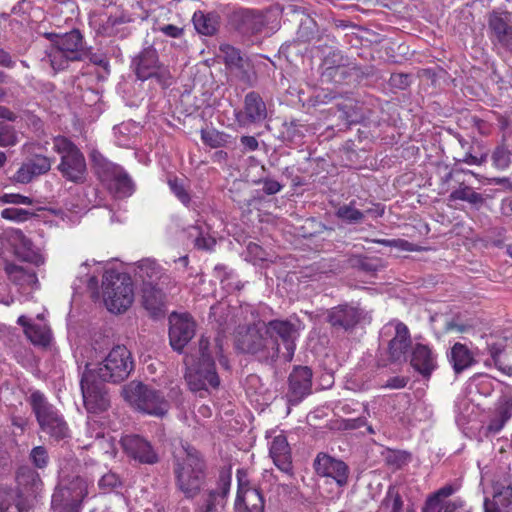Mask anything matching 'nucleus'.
Instances as JSON below:
<instances>
[{"instance_id": "ddd939ff", "label": "nucleus", "mask_w": 512, "mask_h": 512, "mask_svg": "<svg viewBox=\"0 0 512 512\" xmlns=\"http://www.w3.org/2000/svg\"><path fill=\"white\" fill-rule=\"evenodd\" d=\"M313 468L318 476L333 479L340 488L348 485L350 468L341 459L319 452L314 459Z\"/></svg>"}, {"instance_id": "e2e57ef3", "label": "nucleus", "mask_w": 512, "mask_h": 512, "mask_svg": "<svg viewBox=\"0 0 512 512\" xmlns=\"http://www.w3.org/2000/svg\"><path fill=\"white\" fill-rule=\"evenodd\" d=\"M34 215V212L22 208H6L1 212L2 218L15 222H24Z\"/></svg>"}, {"instance_id": "09e8293b", "label": "nucleus", "mask_w": 512, "mask_h": 512, "mask_svg": "<svg viewBox=\"0 0 512 512\" xmlns=\"http://www.w3.org/2000/svg\"><path fill=\"white\" fill-rule=\"evenodd\" d=\"M74 497L69 490L60 483L52 495V505L62 507L66 512H73Z\"/></svg>"}, {"instance_id": "603ef678", "label": "nucleus", "mask_w": 512, "mask_h": 512, "mask_svg": "<svg viewBox=\"0 0 512 512\" xmlns=\"http://www.w3.org/2000/svg\"><path fill=\"white\" fill-rule=\"evenodd\" d=\"M339 97H342V95L335 90L318 88L314 89L313 94L308 99V104L316 107L321 104H328Z\"/></svg>"}, {"instance_id": "a19ab883", "label": "nucleus", "mask_w": 512, "mask_h": 512, "mask_svg": "<svg viewBox=\"0 0 512 512\" xmlns=\"http://www.w3.org/2000/svg\"><path fill=\"white\" fill-rule=\"evenodd\" d=\"M64 486L74 497L73 512H80L82 508V502L88 495V487L85 479L76 476L69 482L65 483Z\"/></svg>"}, {"instance_id": "9b49d317", "label": "nucleus", "mask_w": 512, "mask_h": 512, "mask_svg": "<svg viewBox=\"0 0 512 512\" xmlns=\"http://www.w3.org/2000/svg\"><path fill=\"white\" fill-rule=\"evenodd\" d=\"M264 328H266V334L276 339L277 343L281 340L285 348L282 356L285 361L290 362L296 349V340L303 328L302 322L298 318L274 319L264 322Z\"/></svg>"}, {"instance_id": "6e6552de", "label": "nucleus", "mask_w": 512, "mask_h": 512, "mask_svg": "<svg viewBox=\"0 0 512 512\" xmlns=\"http://www.w3.org/2000/svg\"><path fill=\"white\" fill-rule=\"evenodd\" d=\"M131 69L138 80L155 79L163 89L170 87L173 83L169 68L160 61L158 52L153 46L143 48L132 58Z\"/></svg>"}, {"instance_id": "e433bc0d", "label": "nucleus", "mask_w": 512, "mask_h": 512, "mask_svg": "<svg viewBox=\"0 0 512 512\" xmlns=\"http://www.w3.org/2000/svg\"><path fill=\"white\" fill-rule=\"evenodd\" d=\"M454 372L460 374L475 363L473 355L468 347L461 343H455L449 356Z\"/></svg>"}, {"instance_id": "37998d69", "label": "nucleus", "mask_w": 512, "mask_h": 512, "mask_svg": "<svg viewBox=\"0 0 512 512\" xmlns=\"http://www.w3.org/2000/svg\"><path fill=\"white\" fill-rule=\"evenodd\" d=\"M107 182L110 183V188L114 189L115 193L120 197L129 196L133 191V182L122 167Z\"/></svg>"}, {"instance_id": "c03bdc74", "label": "nucleus", "mask_w": 512, "mask_h": 512, "mask_svg": "<svg viewBox=\"0 0 512 512\" xmlns=\"http://www.w3.org/2000/svg\"><path fill=\"white\" fill-rule=\"evenodd\" d=\"M101 438H105V428L98 420L89 418L86 422L85 431L79 440L85 448H88L92 447L96 440H101Z\"/></svg>"}, {"instance_id": "f704fd0d", "label": "nucleus", "mask_w": 512, "mask_h": 512, "mask_svg": "<svg viewBox=\"0 0 512 512\" xmlns=\"http://www.w3.org/2000/svg\"><path fill=\"white\" fill-rule=\"evenodd\" d=\"M9 280L20 287H36L38 278L33 269H28L14 263H7L4 268Z\"/></svg>"}, {"instance_id": "c756f323", "label": "nucleus", "mask_w": 512, "mask_h": 512, "mask_svg": "<svg viewBox=\"0 0 512 512\" xmlns=\"http://www.w3.org/2000/svg\"><path fill=\"white\" fill-rule=\"evenodd\" d=\"M189 388L194 392L207 391L208 387L218 388L220 378L216 369H207L197 365L195 371L185 375Z\"/></svg>"}, {"instance_id": "69168bd1", "label": "nucleus", "mask_w": 512, "mask_h": 512, "mask_svg": "<svg viewBox=\"0 0 512 512\" xmlns=\"http://www.w3.org/2000/svg\"><path fill=\"white\" fill-rule=\"evenodd\" d=\"M168 185L175 196L185 205L188 206L191 198L184 184L176 177L168 180Z\"/></svg>"}, {"instance_id": "49530a36", "label": "nucleus", "mask_w": 512, "mask_h": 512, "mask_svg": "<svg viewBox=\"0 0 512 512\" xmlns=\"http://www.w3.org/2000/svg\"><path fill=\"white\" fill-rule=\"evenodd\" d=\"M512 136V130H509L508 134L503 135V143L502 145L496 147L492 154V161L496 168L498 169H506L509 167L511 163L510 159V151L508 150V145L505 142Z\"/></svg>"}, {"instance_id": "3c124183", "label": "nucleus", "mask_w": 512, "mask_h": 512, "mask_svg": "<svg viewBox=\"0 0 512 512\" xmlns=\"http://www.w3.org/2000/svg\"><path fill=\"white\" fill-rule=\"evenodd\" d=\"M220 52L223 54V60L227 68L230 70L234 67H240V64L245 61L241 51L229 44H222L219 47Z\"/></svg>"}, {"instance_id": "cd10ccee", "label": "nucleus", "mask_w": 512, "mask_h": 512, "mask_svg": "<svg viewBox=\"0 0 512 512\" xmlns=\"http://www.w3.org/2000/svg\"><path fill=\"white\" fill-rule=\"evenodd\" d=\"M168 286L156 285L142 288V304L152 317L165 315L166 295L163 292Z\"/></svg>"}, {"instance_id": "aec40b11", "label": "nucleus", "mask_w": 512, "mask_h": 512, "mask_svg": "<svg viewBox=\"0 0 512 512\" xmlns=\"http://www.w3.org/2000/svg\"><path fill=\"white\" fill-rule=\"evenodd\" d=\"M120 444L125 453L143 464H155L159 461L157 453L150 442L139 435H125Z\"/></svg>"}, {"instance_id": "338daca9", "label": "nucleus", "mask_w": 512, "mask_h": 512, "mask_svg": "<svg viewBox=\"0 0 512 512\" xmlns=\"http://www.w3.org/2000/svg\"><path fill=\"white\" fill-rule=\"evenodd\" d=\"M392 88L405 90L410 86V75L405 73H393L389 79Z\"/></svg>"}, {"instance_id": "f03ea898", "label": "nucleus", "mask_w": 512, "mask_h": 512, "mask_svg": "<svg viewBox=\"0 0 512 512\" xmlns=\"http://www.w3.org/2000/svg\"><path fill=\"white\" fill-rule=\"evenodd\" d=\"M234 346L239 353L253 356L257 361L267 365H273L280 354L279 343L266 334L264 322L239 326Z\"/></svg>"}, {"instance_id": "052dcab7", "label": "nucleus", "mask_w": 512, "mask_h": 512, "mask_svg": "<svg viewBox=\"0 0 512 512\" xmlns=\"http://www.w3.org/2000/svg\"><path fill=\"white\" fill-rule=\"evenodd\" d=\"M32 173L39 176L47 173L51 168V160L43 155H35L27 161Z\"/></svg>"}, {"instance_id": "bb28decb", "label": "nucleus", "mask_w": 512, "mask_h": 512, "mask_svg": "<svg viewBox=\"0 0 512 512\" xmlns=\"http://www.w3.org/2000/svg\"><path fill=\"white\" fill-rule=\"evenodd\" d=\"M269 453L279 470L288 475L293 474L291 449L286 436L282 434L275 436L271 442Z\"/></svg>"}, {"instance_id": "4be33fe9", "label": "nucleus", "mask_w": 512, "mask_h": 512, "mask_svg": "<svg viewBox=\"0 0 512 512\" xmlns=\"http://www.w3.org/2000/svg\"><path fill=\"white\" fill-rule=\"evenodd\" d=\"M135 276L141 279L143 287L169 286L171 278L163 268L153 259H142L137 263Z\"/></svg>"}, {"instance_id": "f257e3e1", "label": "nucleus", "mask_w": 512, "mask_h": 512, "mask_svg": "<svg viewBox=\"0 0 512 512\" xmlns=\"http://www.w3.org/2000/svg\"><path fill=\"white\" fill-rule=\"evenodd\" d=\"M184 456L174 459L175 484L187 499L197 497L205 484L207 465L203 455L193 446L183 445Z\"/></svg>"}, {"instance_id": "6e6d98bb", "label": "nucleus", "mask_w": 512, "mask_h": 512, "mask_svg": "<svg viewBox=\"0 0 512 512\" xmlns=\"http://www.w3.org/2000/svg\"><path fill=\"white\" fill-rule=\"evenodd\" d=\"M350 59L345 56L340 50H333L329 52L323 59V72H329L345 64H348Z\"/></svg>"}, {"instance_id": "9d476101", "label": "nucleus", "mask_w": 512, "mask_h": 512, "mask_svg": "<svg viewBox=\"0 0 512 512\" xmlns=\"http://www.w3.org/2000/svg\"><path fill=\"white\" fill-rule=\"evenodd\" d=\"M104 382L91 370H85L82 374L80 387L84 406L89 413L99 414L110 407V396Z\"/></svg>"}, {"instance_id": "4468645a", "label": "nucleus", "mask_w": 512, "mask_h": 512, "mask_svg": "<svg viewBox=\"0 0 512 512\" xmlns=\"http://www.w3.org/2000/svg\"><path fill=\"white\" fill-rule=\"evenodd\" d=\"M244 473L238 470V489L235 509L238 512H265V499L261 490L248 480L243 479Z\"/></svg>"}, {"instance_id": "dca6fc26", "label": "nucleus", "mask_w": 512, "mask_h": 512, "mask_svg": "<svg viewBox=\"0 0 512 512\" xmlns=\"http://www.w3.org/2000/svg\"><path fill=\"white\" fill-rule=\"evenodd\" d=\"M225 335L218 333L213 342L205 336H201L199 340V358L197 365L207 369H215V359H218L219 365L230 370L228 358L224 355Z\"/></svg>"}, {"instance_id": "4c0bfd02", "label": "nucleus", "mask_w": 512, "mask_h": 512, "mask_svg": "<svg viewBox=\"0 0 512 512\" xmlns=\"http://www.w3.org/2000/svg\"><path fill=\"white\" fill-rule=\"evenodd\" d=\"M449 200L468 202L476 210H480L486 204V198L481 193L464 184L450 193Z\"/></svg>"}, {"instance_id": "72a5a7b5", "label": "nucleus", "mask_w": 512, "mask_h": 512, "mask_svg": "<svg viewBox=\"0 0 512 512\" xmlns=\"http://www.w3.org/2000/svg\"><path fill=\"white\" fill-rule=\"evenodd\" d=\"M512 417V396H502L491 417L487 430L491 433H498L502 430L506 422Z\"/></svg>"}, {"instance_id": "39448f33", "label": "nucleus", "mask_w": 512, "mask_h": 512, "mask_svg": "<svg viewBox=\"0 0 512 512\" xmlns=\"http://www.w3.org/2000/svg\"><path fill=\"white\" fill-rule=\"evenodd\" d=\"M122 395L137 410L155 417H164L170 408L163 392L142 382L126 384L122 388Z\"/></svg>"}, {"instance_id": "20e7f679", "label": "nucleus", "mask_w": 512, "mask_h": 512, "mask_svg": "<svg viewBox=\"0 0 512 512\" xmlns=\"http://www.w3.org/2000/svg\"><path fill=\"white\" fill-rule=\"evenodd\" d=\"M27 402L42 432L56 442L70 437V430L64 417L41 391H33Z\"/></svg>"}, {"instance_id": "a211bd4d", "label": "nucleus", "mask_w": 512, "mask_h": 512, "mask_svg": "<svg viewBox=\"0 0 512 512\" xmlns=\"http://www.w3.org/2000/svg\"><path fill=\"white\" fill-rule=\"evenodd\" d=\"M488 29L494 44L512 52V24L509 12L491 11L488 15Z\"/></svg>"}, {"instance_id": "58836bf2", "label": "nucleus", "mask_w": 512, "mask_h": 512, "mask_svg": "<svg viewBox=\"0 0 512 512\" xmlns=\"http://www.w3.org/2000/svg\"><path fill=\"white\" fill-rule=\"evenodd\" d=\"M195 29L198 33L212 36L218 30V17L215 14L196 11L192 18Z\"/></svg>"}, {"instance_id": "7ed1b4c3", "label": "nucleus", "mask_w": 512, "mask_h": 512, "mask_svg": "<svg viewBox=\"0 0 512 512\" xmlns=\"http://www.w3.org/2000/svg\"><path fill=\"white\" fill-rule=\"evenodd\" d=\"M44 37L51 42L46 55L55 71L67 69L70 62L85 60V54L90 52V46H87L83 34L77 28L62 34L47 32Z\"/></svg>"}, {"instance_id": "5701e85b", "label": "nucleus", "mask_w": 512, "mask_h": 512, "mask_svg": "<svg viewBox=\"0 0 512 512\" xmlns=\"http://www.w3.org/2000/svg\"><path fill=\"white\" fill-rule=\"evenodd\" d=\"M410 364L425 379H429L437 368V358L432 349L422 343L412 346Z\"/></svg>"}, {"instance_id": "13d9d810", "label": "nucleus", "mask_w": 512, "mask_h": 512, "mask_svg": "<svg viewBox=\"0 0 512 512\" xmlns=\"http://www.w3.org/2000/svg\"><path fill=\"white\" fill-rule=\"evenodd\" d=\"M322 75L334 83L347 82L348 78L353 75L352 62L349 61L348 64L329 72H323Z\"/></svg>"}, {"instance_id": "79ce46f5", "label": "nucleus", "mask_w": 512, "mask_h": 512, "mask_svg": "<svg viewBox=\"0 0 512 512\" xmlns=\"http://www.w3.org/2000/svg\"><path fill=\"white\" fill-rule=\"evenodd\" d=\"M27 338L36 346L47 347L51 342V330L43 323H35L26 327Z\"/></svg>"}, {"instance_id": "0e129e2a", "label": "nucleus", "mask_w": 512, "mask_h": 512, "mask_svg": "<svg viewBox=\"0 0 512 512\" xmlns=\"http://www.w3.org/2000/svg\"><path fill=\"white\" fill-rule=\"evenodd\" d=\"M29 458L38 469L46 468L49 463L48 452L44 446L34 447L30 452Z\"/></svg>"}, {"instance_id": "6ab92c4d", "label": "nucleus", "mask_w": 512, "mask_h": 512, "mask_svg": "<svg viewBox=\"0 0 512 512\" xmlns=\"http://www.w3.org/2000/svg\"><path fill=\"white\" fill-rule=\"evenodd\" d=\"M267 117L266 104L260 94L255 91L245 95L243 109L236 113V119L242 126H260Z\"/></svg>"}, {"instance_id": "423d86ee", "label": "nucleus", "mask_w": 512, "mask_h": 512, "mask_svg": "<svg viewBox=\"0 0 512 512\" xmlns=\"http://www.w3.org/2000/svg\"><path fill=\"white\" fill-rule=\"evenodd\" d=\"M103 299L113 313L125 312L134 301V285L126 273L106 271L103 275Z\"/></svg>"}, {"instance_id": "4d7b16f0", "label": "nucleus", "mask_w": 512, "mask_h": 512, "mask_svg": "<svg viewBox=\"0 0 512 512\" xmlns=\"http://www.w3.org/2000/svg\"><path fill=\"white\" fill-rule=\"evenodd\" d=\"M409 460L410 454L405 451L388 449L384 454L385 463L394 469H400L406 465Z\"/></svg>"}, {"instance_id": "de8ad7c7", "label": "nucleus", "mask_w": 512, "mask_h": 512, "mask_svg": "<svg viewBox=\"0 0 512 512\" xmlns=\"http://www.w3.org/2000/svg\"><path fill=\"white\" fill-rule=\"evenodd\" d=\"M201 139L211 148H219L227 145L233 139L229 134L219 130H200Z\"/></svg>"}, {"instance_id": "393cba45", "label": "nucleus", "mask_w": 512, "mask_h": 512, "mask_svg": "<svg viewBox=\"0 0 512 512\" xmlns=\"http://www.w3.org/2000/svg\"><path fill=\"white\" fill-rule=\"evenodd\" d=\"M361 319V311L354 306L343 304L331 308L327 314V322L335 329L348 331L354 328Z\"/></svg>"}, {"instance_id": "2f4dec72", "label": "nucleus", "mask_w": 512, "mask_h": 512, "mask_svg": "<svg viewBox=\"0 0 512 512\" xmlns=\"http://www.w3.org/2000/svg\"><path fill=\"white\" fill-rule=\"evenodd\" d=\"M29 500L16 489L0 486V512H28Z\"/></svg>"}, {"instance_id": "0eeeda50", "label": "nucleus", "mask_w": 512, "mask_h": 512, "mask_svg": "<svg viewBox=\"0 0 512 512\" xmlns=\"http://www.w3.org/2000/svg\"><path fill=\"white\" fill-rule=\"evenodd\" d=\"M53 149L61 155L58 171L67 181L82 184L86 181L87 166L83 153L69 139L53 138Z\"/></svg>"}, {"instance_id": "1a4fd4ad", "label": "nucleus", "mask_w": 512, "mask_h": 512, "mask_svg": "<svg viewBox=\"0 0 512 512\" xmlns=\"http://www.w3.org/2000/svg\"><path fill=\"white\" fill-rule=\"evenodd\" d=\"M134 368L131 352L123 345L115 346L107 357L92 370L106 382L120 383L128 378Z\"/></svg>"}, {"instance_id": "f8f14e48", "label": "nucleus", "mask_w": 512, "mask_h": 512, "mask_svg": "<svg viewBox=\"0 0 512 512\" xmlns=\"http://www.w3.org/2000/svg\"><path fill=\"white\" fill-rule=\"evenodd\" d=\"M231 479L232 475L230 469L220 470L216 487L203 492L198 512H220L226 505L230 492Z\"/></svg>"}, {"instance_id": "8fccbe9b", "label": "nucleus", "mask_w": 512, "mask_h": 512, "mask_svg": "<svg viewBox=\"0 0 512 512\" xmlns=\"http://www.w3.org/2000/svg\"><path fill=\"white\" fill-rule=\"evenodd\" d=\"M355 201L340 206L336 211V216L350 224H356L363 221L365 213L354 207Z\"/></svg>"}, {"instance_id": "ea45409f", "label": "nucleus", "mask_w": 512, "mask_h": 512, "mask_svg": "<svg viewBox=\"0 0 512 512\" xmlns=\"http://www.w3.org/2000/svg\"><path fill=\"white\" fill-rule=\"evenodd\" d=\"M455 491V487L450 484L441 487L427 497L422 512H442L443 500L450 497Z\"/></svg>"}, {"instance_id": "f3484780", "label": "nucleus", "mask_w": 512, "mask_h": 512, "mask_svg": "<svg viewBox=\"0 0 512 512\" xmlns=\"http://www.w3.org/2000/svg\"><path fill=\"white\" fill-rule=\"evenodd\" d=\"M313 372L308 366H295L288 377L286 397L292 405L300 403L312 392Z\"/></svg>"}, {"instance_id": "774afa93", "label": "nucleus", "mask_w": 512, "mask_h": 512, "mask_svg": "<svg viewBox=\"0 0 512 512\" xmlns=\"http://www.w3.org/2000/svg\"><path fill=\"white\" fill-rule=\"evenodd\" d=\"M34 177V173L30 169L27 162L23 163L22 166L16 171L13 176V180L17 183L26 184L29 183Z\"/></svg>"}, {"instance_id": "a878e982", "label": "nucleus", "mask_w": 512, "mask_h": 512, "mask_svg": "<svg viewBox=\"0 0 512 512\" xmlns=\"http://www.w3.org/2000/svg\"><path fill=\"white\" fill-rule=\"evenodd\" d=\"M337 108L340 112L339 118L342 119L346 125H369L368 113L370 111L359 104L358 101L346 97L344 102L337 103Z\"/></svg>"}, {"instance_id": "7c9ffc66", "label": "nucleus", "mask_w": 512, "mask_h": 512, "mask_svg": "<svg viewBox=\"0 0 512 512\" xmlns=\"http://www.w3.org/2000/svg\"><path fill=\"white\" fill-rule=\"evenodd\" d=\"M17 491L29 497H35L42 489L43 482L37 471L28 466H22L16 474Z\"/></svg>"}, {"instance_id": "864d4df0", "label": "nucleus", "mask_w": 512, "mask_h": 512, "mask_svg": "<svg viewBox=\"0 0 512 512\" xmlns=\"http://www.w3.org/2000/svg\"><path fill=\"white\" fill-rule=\"evenodd\" d=\"M240 67H234L231 71L235 74L238 80L246 86L252 87L256 84L257 75L249 62L245 60L240 64Z\"/></svg>"}, {"instance_id": "c9c22d12", "label": "nucleus", "mask_w": 512, "mask_h": 512, "mask_svg": "<svg viewBox=\"0 0 512 512\" xmlns=\"http://www.w3.org/2000/svg\"><path fill=\"white\" fill-rule=\"evenodd\" d=\"M89 158L95 174L102 182L110 181L115 172L121 167L117 164L110 162L98 150L92 149Z\"/></svg>"}, {"instance_id": "a18cd8bd", "label": "nucleus", "mask_w": 512, "mask_h": 512, "mask_svg": "<svg viewBox=\"0 0 512 512\" xmlns=\"http://www.w3.org/2000/svg\"><path fill=\"white\" fill-rule=\"evenodd\" d=\"M488 351L490 354V361L494 363V365L505 375H512V365L506 363L505 361V350L504 346L500 343H494L488 346ZM486 364H490L489 360L486 361Z\"/></svg>"}, {"instance_id": "b1692460", "label": "nucleus", "mask_w": 512, "mask_h": 512, "mask_svg": "<svg viewBox=\"0 0 512 512\" xmlns=\"http://www.w3.org/2000/svg\"><path fill=\"white\" fill-rule=\"evenodd\" d=\"M493 501L484 500L485 512H512V486L508 480L495 481L492 485Z\"/></svg>"}, {"instance_id": "412c9836", "label": "nucleus", "mask_w": 512, "mask_h": 512, "mask_svg": "<svg viewBox=\"0 0 512 512\" xmlns=\"http://www.w3.org/2000/svg\"><path fill=\"white\" fill-rule=\"evenodd\" d=\"M231 26L242 35H253L264 27L263 15L255 10L239 8L229 18Z\"/></svg>"}, {"instance_id": "c85d7f7f", "label": "nucleus", "mask_w": 512, "mask_h": 512, "mask_svg": "<svg viewBox=\"0 0 512 512\" xmlns=\"http://www.w3.org/2000/svg\"><path fill=\"white\" fill-rule=\"evenodd\" d=\"M411 346V336L408 327L398 322L395 326V336L389 341L388 352L391 362H401L406 359V353Z\"/></svg>"}, {"instance_id": "5fc2aeb1", "label": "nucleus", "mask_w": 512, "mask_h": 512, "mask_svg": "<svg viewBox=\"0 0 512 512\" xmlns=\"http://www.w3.org/2000/svg\"><path fill=\"white\" fill-rule=\"evenodd\" d=\"M404 502L397 485H390L385 497L381 501V509H403Z\"/></svg>"}, {"instance_id": "473e14b6", "label": "nucleus", "mask_w": 512, "mask_h": 512, "mask_svg": "<svg viewBox=\"0 0 512 512\" xmlns=\"http://www.w3.org/2000/svg\"><path fill=\"white\" fill-rule=\"evenodd\" d=\"M13 239L15 255L19 259L36 266H40L44 263L43 256L34 249L32 241L21 231L15 232Z\"/></svg>"}, {"instance_id": "bf43d9fd", "label": "nucleus", "mask_w": 512, "mask_h": 512, "mask_svg": "<svg viewBox=\"0 0 512 512\" xmlns=\"http://www.w3.org/2000/svg\"><path fill=\"white\" fill-rule=\"evenodd\" d=\"M189 234L195 237L194 245L198 249L212 250L216 244L215 239L205 235L198 226H193Z\"/></svg>"}, {"instance_id": "2eb2a0df", "label": "nucleus", "mask_w": 512, "mask_h": 512, "mask_svg": "<svg viewBox=\"0 0 512 512\" xmlns=\"http://www.w3.org/2000/svg\"><path fill=\"white\" fill-rule=\"evenodd\" d=\"M169 324L170 345L175 351L181 352L195 336L196 323L188 313H172Z\"/></svg>"}, {"instance_id": "680f3d73", "label": "nucleus", "mask_w": 512, "mask_h": 512, "mask_svg": "<svg viewBox=\"0 0 512 512\" xmlns=\"http://www.w3.org/2000/svg\"><path fill=\"white\" fill-rule=\"evenodd\" d=\"M122 486V481L116 473L109 471L98 481V487L103 493H109Z\"/></svg>"}]
</instances>
